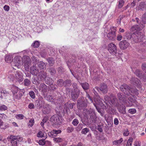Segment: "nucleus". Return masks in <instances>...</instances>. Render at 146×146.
Returning a JSON list of instances; mask_svg holds the SVG:
<instances>
[{
  "instance_id": "f257e3e1",
  "label": "nucleus",
  "mask_w": 146,
  "mask_h": 146,
  "mask_svg": "<svg viewBox=\"0 0 146 146\" xmlns=\"http://www.w3.org/2000/svg\"><path fill=\"white\" fill-rule=\"evenodd\" d=\"M56 113V115H54L52 116L50 118V120L54 124H58L61 123L59 116L61 117L62 115H64V110L59 111H57Z\"/></svg>"
},
{
  "instance_id": "f03ea898",
  "label": "nucleus",
  "mask_w": 146,
  "mask_h": 146,
  "mask_svg": "<svg viewBox=\"0 0 146 146\" xmlns=\"http://www.w3.org/2000/svg\"><path fill=\"white\" fill-rule=\"evenodd\" d=\"M77 105L78 108L81 110L86 107L87 104L86 99L83 97H81L78 100Z\"/></svg>"
},
{
  "instance_id": "7ed1b4c3",
  "label": "nucleus",
  "mask_w": 146,
  "mask_h": 146,
  "mask_svg": "<svg viewBox=\"0 0 146 146\" xmlns=\"http://www.w3.org/2000/svg\"><path fill=\"white\" fill-rule=\"evenodd\" d=\"M131 88L128 85L126 84H124L121 86L119 89L123 93L125 94L128 96H132V95L130 94V90Z\"/></svg>"
},
{
  "instance_id": "20e7f679",
  "label": "nucleus",
  "mask_w": 146,
  "mask_h": 146,
  "mask_svg": "<svg viewBox=\"0 0 146 146\" xmlns=\"http://www.w3.org/2000/svg\"><path fill=\"white\" fill-rule=\"evenodd\" d=\"M21 59V58L20 56H15L11 65L13 66H16L18 68H20L22 63Z\"/></svg>"
},
{
  "instance_id": "39448f33",
  "label": "nucleus",
  "mask_w": 146,
  "mask_h": 146,
  "mask_svg": "<svg viewBox=\"0 0 146 146\" xmlns=\"http://www.w3.org/2000/svg\"><path fill=\"white\" fill-rule=\"evenodd\" d=\"M140 32H136L133 34L132 37L135 42H138L142 41L143 36L141 35Z\"/></svg>"
},
{
  "instance_id": "423d86ee",
  "label": "nucleus",
  "mask_w": 146,
  "mask_h": 146,
  "mask_svg": "<svg viewBox=\"0 0 146 146\" xmlns=\"http://www.w3.org/2000/svg\"><path fill=\"white\" fill-rule=\"evenodd\" d=\"M25 60L24 61V66L25 70H29V67L31 65V59L30 57L27 56L24 57Z\"/></svg>"
},
{
  "instance_id": "0eeeda50",
  "label": "nucleus",
  "mask_w": 146,
  "mask_h": 146,
  "mask_svg": "<svg viewBox=\"0 0 146 146\" xmlns=\"http://www.w3.org/2000/svg\"><path fill=\"white\" fill-rule=\"evenodd\" d=\"M116 31V27H113L111 31L108 33L107 36L110 40H115L116 36L115 33Z\"/></svg>"
},
{
  "instance_id": "6e6552de",
  "label": "nucleus",
  "mask_w": 146,
  "mask_h": 146,
  "mask_svg": "<svg viewBox=\"0 0 146 146\" xmlns=\"http://www.w3.org/2000/svg\"><path fill=\"white\" fill-rule=\"evenodd\" d=\"M80 92L79 89H74L71 93V97L72 100H76L80 95Z\"/></svg>"
},
{
  "instance_id": "1a4fd4ad",
  "label": "nucleus",
  "mask_w": 146,
  "mask_h": 146,
  "mask_svg": "<svg viewBox=\"0 0 146 146\" xmlns=\"http://www.w3.org/2000/svg\"><path fill=\"white\" fill-rule=\"evenodd\" d=\"M17 81L21 82L23 80V75L22 73L19 71H17L14 76Z\"/></svg>"
},
{
  "instance_id": "9d476101",
  "label": "nucleus",
  "mask_w": 146,
  "mask_h": 146,
  "mask_svg": "<svg viewBox=\"0 0 146 146\" xmlns=\"http://www.w3.org/2000/svg\"><path fill=\"white\" fill-rule=\"evenodd\" d=\"M90 118L89 120L91 123L95 122L96 121L97 116L95 113L94 110V109H90Z\"/></svg>"
},
{
  "instance_id": "9b49d317",
  "label": "nucleus",
  "mask_w": 146,
  "mask_h": 146,
  "mask_svg": "<svg viewBox=\"0 0 146 146\" xmlns=\"http://www.w3.org/2000/svg\"><path fill=\"white\" fill-rule=\"evenodd\" d=\"M108 50L111 53L115 54L117 52L116 46L115 45L112 43L109 44L108 45Z\"/></svg>"
},
{
  "instance_id": "f8f14e48",
  "label": "nucleus",
  "mask_w": 146,
  "mask_h": 146,
  "mask_svg": "<svg viewBox=\"0 0 146 146\" xmlns=\"http://www.w3.org/2000/svg\"><path fill=\"white\" fill-rule=\"evenodd\" d=\"M130 81L131 83L133 86H135L137 87H140L141 82L137 78L135 77L132 78Z\"/></svg>"
},
{
  "instance_id": "ddd939ff",
  "label": "nucleus",
  "mask_w": 146,
  "mask_h": 146,
  "mask_svg": "<svg viewBox=\"0 0 146 146\" xmlns=\"http://www.w3.org/2000/svg\"><path fill=\"white\" fill-rule=\"evenodd\" d=\"M110 97H111L110 101H111L113 104L117 107H118V106L119 105V104L115 96L113 94H110Z\"/></svg>"
},
{
  "instance_id": "4468645a",
  "label": "nucleus",
  "mask_w": 146,
  "mask_h": 146,
  "mask_svg": "<svg viewBox=\"0 0 146 146\" xmlns=\"http://www.w3.org/2000/svg\"><path fill=\"white\" fill-rule=\"evenodd\" d=\"M145 27V25L142 22H140L139 25H136L133 26L131 28V30L133 31H140Z\"/></svg>"
},
{
  "instance_id": "2eb2a0df",
  "label": "nucleus",
  "mask_w": 146,
  "mask_h": 146,
  "mask_svg": "<svg viewBox=\"0 0 146 146\" xmlns=\"http://www.w3.org/2000/svg\"><path fill=\"white\" fill-rule=\"evenodd\" d=\"M117 97L120 103H124L125 102L126 98L124 95L121 93H119L117 94Z\"/></svg>"
},
{
  "instance_id": "dca6fc26",
  "label": "nucleus",
  "mask_w": 146,
  "mask_h": 146,
  "mask_svg": "<svg viewBox=\"0 0 146 146\" xmlns=\"http://www.w3.org/2000/svg\"><path fill=\"white\" fill-rule=\"evenodd\" d=\"M119 45L120 48L122 50H124L129 46V44L126 40H123L120 42Z\"/></svg>"
},
{
  "instance_id": "f3484780",
  "label": "nucleus",
  "mask_w": 146,
  "mask_h": 146,
  "mask_svg": "<svg viewBox=\"0 0 146 146\" xmlns=\"http://www.w3.org/2000/svg\"><path fill=\"white\" fill-rule=\"evenodd\" d=\"M94 101L95 102V103H94V104H95L96 105H98L102 107L103 105V102L101 100V98L99 95L96 96L94 97Z\"/></svg>"
},
{
  "instance_id": "a211bd4d",
  "label": "nucleus",
  "mask_w": 146,
  "mask_h": 146,
  "mask_svg": "<svg viewBox=\"0 0 146 146\" xmlns=\"http://www.w3.org/2000/svg\"><path fill=\"white\" fill-rule=\"evenodd\" d=\"M134 73L136 76L139 78H142L144 80H145L146 79V77L144 74H142L141 71L139 69H136L135 70Z\"/></svg>"
},
{
  "instance_id": "6ab92c4d",
  "label": "nucleus",
  "mask_w": 146,
  "mask_h": 146,
  "mask_svg": "<svg viewBox=\"0 0 146 146\" xmlns=\"http://www.w3.org/2000/svg\"><path fill=\"white\" fill-rule=\"evenodd\" d=\"M0 91L1 95L0 98L1 99H6V97L9 94V93L5 90H3L1 88H0Z\"/></svg>"
},
{
  "instance_id": "aec40b11",
  "label": "nucleus",
  "mask_w": 146,
  "mask_h": 146,
  "mask_svg": "<svg viewBox=\"0 0 146 146\" xmlns=\"http://www.w3.org/2000/svg\"><path fill=\"white\" fill-rule=\"evenodd\" d=\"M61 132V131L60 130H56L53 129L52 131L48 133V135L51 137H53V136H56L57 134L60 133Z\"/></svg>"
},
{
  "instance_id": "412c9836",
  "label": "nucleus",
  "mask_w": 146,
  "mask_h": 146,
  "mask_svg": "<svg viewBox=\"0 0 146 146\" xmlns=\"http://www.w3.org/2000/svg\"><path fill=\"white\" fill-rule=\"evenodd\" d=\"M100 92H102L103 93H106L107 91V86L106 84L103 83L100 85V88H99Z\"/></svg>"
},
{
  "instance_id": "4be33fe9",
  "label": "nucleus",
  "mask_w": 146,
  "mask_h": 146,
  "mask_svg": "<svg viewBox=\"0 0 146 146\" xmlns=\"http://www.w3.org/2000/svg\"><path fill=\"white\" fill-rule=\"evenodd\" d=\"M39 72V70L37 69L36 66H32L30 68V72L33 75H36Z\"/></svg>"
},
{
  "instance_id": "5701e85b",
  "label": "nucleus",
  "mask_w": 146,
  "mask_h": 146,
  "mask_svg": "<svg viewBox=\"0 0 146 146\" xmlns=\"http://www.w3.org/2000/svg\"><path fill=\"white\" fill-rule=\"evenodd\" d=\"M47 70L52 76H54L56 72L55 69L52 67H49L48 68Z\"/></svg>"
},
{
  "instance_id": "b1692460",
  "label": "nucleus",
  "mask_w": 146,
  "mask_h": 146,
  "mask_svg": "<svg viewBox=\"0 0 146 146\" xmlns=\"http://www.w3.org/2000/svg\"><path fill=\"white\" fill-rule=\"evenodd\" d=\"M117 107L120 113H121L123 114H124L125 113V106H121L119 104V105L118 106V107Z\"/></svg>"
},
{
  "instance_id": "393cba45",
  "label": "nucleus",
  "mask_w": 146,
  "mask_h": 146,
  "mask_svg": "<svg viewBox=\"0 0 146 146\" xmlns=\"http://www.w3.org/2000/svg\"><path fill=\"white\" fill-rule=\"evenodd\" d=\"M46 76V72L44 71H42L40 72L38 74V77L41 79V81L42 80H44Z\"/></svg>"
},
{
  "instance_id": "a878e982",
  "label": "nucleus",
  "mask_w": 146,
  "mask_h": 146,
  "mask_svg": "<svg viewBox=\"0 0 146 146\" xmlns=\"http://www.w3.org/2000/svg\"><path fill=\"white\" fill-rule=\"evenodd\" d=\"M146 8V4L142 2H141L138 7V9L142 11L144 10Z\"/></svg>"
},
{
  "instance_id": "bb28decb",
  "label": "nucleus",
  "mask_w": 146,
  "mask_h": 146,
  "mask_svg": "<svg viewBox=\"0 0 146 146\" xmlns=\"http://www.w3.org/2000/svg\"><path fill=\"white\" fill-rule=\"evenodd\" d=\"M19 137L18 136H14L13 135H10V136L8 137L7 139L9 141H11L15 140H17Z\"/></svg>"
},
{
  "instance_id": "cd10ccee",
  "label": "nucleus",
  "mask_w": 146,
  "mask_h": 146,
  "mask_svg": "<svg viewBox=\"0 0 146 146\" xmlns=\"http://www.w3.org/2000/svg\"><path fill=\"white\" fill-rule=\"evenodd\" d=\"M13 57L9 55H6L5 57V60L7 62L11 63L12 62Z\"/></svg>"
},
{
  "instance_id": "c85d7f7f",
  "label": "nucleus",
  "mask_w": 146,
  "mask_h": 146,
  "mask_svg": "<svg viewBox=\"0 0 146 146\" xmlns=\"http://www.w3.org/2000/svg\"><path fill=\"white\" fill-rule=\"evenodd\" d=\"M43 113L45 114H48L50 111V107L47 105L46 107L44 108L42 110Z\"/></svg>"
},
{
  "instance_id": "c756f323",
  "label": "nucleus",
  "mask_w": 146,
  "mask_h": 146,
  "mask_svg": "<svg viewBox=\"0 0 146 146\" xmlns=\"http://www.w3.org/2000/svg\"><path fill=\"white\" fill-rule=\"evenodd\" d=\"M38 66L40 69H44L46 68L45 64L42 61L39 62L38 63Z\"/></svg>"
},
{
  "instance_id": "7c9ffc66",
  "label": "nucleus",
  "mask_w": 146,
  "mask_h": 146,
  "mask_svg": "<svg viewBox=\"0 0 146 146\" xmlns=\"http://www.w3.org/2000/svg\"><path fill=\"white\" fill-rule=\"evenodd\" d=\"M23 94V92H22L20 90H19V91L17 94L15 95L14 96V98L17 99L19 100L20 99Z\"/></svg>"
},
{
  "instance_id": "2f4dec72",
  "label": "nucleus",
  "mask_w": 146,
  "mask_h": 146,
  "mask_svg": "<svg viewBox=\"0 0 146 146\" xmlns=\"http://www.w3.org/2000/svg\"><path fill=\"white\" fill-rule=\"evenodd\" d=\"M41 81V79L36 77L35 76L33 77L32 80V81L34 84H36V82L39 84L40 83Z\"/></svg>"
},
{
  "instance_id": "473e14b6",
  "label": "nucleus",
  "mask_w": 146,
  "mask_h": 146,
  "mask_svg": "<svg viewBox=\"0 0 146 146\" xmlns=\"http://www.w3.org/2000/svg\"><path fill=\"white\" fill-rule=\"evenodd\" d=\"M46 60L49 63V65L50 66H52L54 64V61L53 58L52 57H50L47 58Z\"/></svg>"
},
{
  "instance_id": "72a5a7b5",
  "label": "nucleus",
  "mask_w": 146,
  "mask_h": 146,
  "mask_svg": "<svg viewBox=\"0 0 146 146\" xmlns=\"http://www.w3.org/2000/svg\"><path fill=\"white\" fill-rule=\"evenodd\" d=\"M80 84L84 90H86L89 89V85L87 82L84 83H81Z\"/></svg>"
},
{
  "instance_id": "f704fd0d",
  "label": "nucleus",
  "mask_w": 146,
  "mask_h": 146,
  "mask_svg": "<svg viewBox=\"0 0 146 146\" xmlns=\"http://www.w3.org/2000/svg\"><path fill=\"white\" fill-rule=\"evenodd\" d=\"M124 38H126L128 40H130L133 36V34L132 35L131 33L129 32H126L124 35Z\"/></svg>"
},
{
  "instance_id": "c9c22d12",
  "label": "nucleus",
  "mask_w": 146,
  "mask_h": 146,
  "mask_svg": "<svg viewBox=\"0 0 146 146\" xmlns=\"http://www.w3.org/2000/svg\"><path fill=\"white\" fill-rule=\"evenodd\" d=\"M92 91L95 96H99L97 92H100L99 88L97 86L95 87L93 89Z\"/></svg>"
},
{
  "instance_id": "e433bc0d",
  "label": "nucleus",
  "mask_w": 146,
  "mask_h": 146,
  "mask_svg": "<svg viewBox=\"0 0 146 146\" xmlns=\"http://www.w3.org/2000/svg\"><path fill=\"white\" fill-rule=\"evenodd\" d=\"M45 82L47 84H49L52 83V79L48 77H46L45 78Z\"/></svg>"
},
{
  "instance_id": "4c0bfd02",
  "label": "nucleus",
  "mask_w": 146,
  "mask_h": 146,
  "mask_svg": "<svg viewBox=\"0 0 146 146\" xmlns=\"http://www.w3.org/2000/svg\"><path fill=\"white\" fill-rule=\"evenodd\" d=\"M130 92L131 94H132L137 96L139 94L138 91L136 88H131Z\"/></svg>"
},
{
  "instance_id": "58836bf2",
  "label": "nucleus",
  "mask_w": 146,
  "mask_h": 146,
  "mask_svg": "<svg viewBox=\"0 0 146 146\" xmlns=\"http://www.w3.org/2000/svg\"><path fill=\"white\" fill-rule=\"evenodd\" d=\"M71 84V81L70 80H66L64 82V85L65 87L70 86Z\"/></svg>"
},
{
  "instance_id": "ea45409f",
  "label": "nucleus",
  "mask_w": 146,
  "mask_h": 146,
  "mask_svg": "<svg viewBox=\"0 0 146 146\" xmlns=\"http://www.w3.org/2000/svg\"><path fill=\"white\" fill-rule=\"evenodd\" d=\"M57 85L59 87H62L64 85V82L62 79H59L57 81Z\"/></svg>"
},
{
  "instance_id": "a19ab883",
  "label": "nucleus",
  "mask_w": 146,
  "mask_h": 146,
  "mask_svg": "<svg viewBox=\"0 0 146 146\" xmlns=\"http://www.w3.org/2000/svg\"><path fill=\"white\" fill-rule=\"evenodd\" d=\"M50 89L53 90H55L58 88L57 86L55 84H51L49 87Z\"/></svg>"
},
{
  "instance_id": "79ce46f5",
  "label": "nucleus",
  "mask_w": 146,
  "mask_h": 146,
  "mask_svg": "<svg viewBox=\"0 0 146 146\" xmlns=\"http://www.w3.org/2000/svg\"><path fill=\"white\" fill-rule=\"evenodd\" d=\"M90 109H93L90 108L89 110H88L87 109H85L83 111V112L85 116H87L89 115V114H90Z\"/></svg>"
},
{
  "instance_id": "37998d69",
  "label": "nucleus",
  "mask_w": 146,
  "mask_h": 146,
  "mask_svg": "<svg viewBox=\"0 0 146 146\" xmlns=\"http://www.w3.org/2000/svg\"><path fill=\"white\" fill-rule=\"evenodd\" d=\"M142 19V21L141 22L145 25L146 24V12L143 15Z\"/></svg>"
},
{
  "instance_id": "c03bdc74",
  "label": "nucleus",
  "mask_w": 146,
  "mask_h": 146,
  "mask_svg": "<svg viewBox=\"0 0 146 146\" xmlns=\"http://www.w3.org/2000/svg\"><path fill=\"white\" fill-rule=\"evenodd\" d=\"M44 104V102L42 98L40 99L38 101L37 105L41 107Z\"/></svg>"
},
{
  "instance_id": "a18cd8bd",
  "label": "nucleus",
  "mask_w": 146,
  "mask_h": 146,
  "mask_svg": "<svg viewBox=\"0 0 146 146\" xmlns=\"http://www.w3.org/2000/svg\"><path fill=\"white\" fill-rule=\"evenodd\" d=\"M53 141L56 143H60L63 141H64V139L60 137H57L54 138Z\"/></svg>"
},
{
  "instance_id": "49530a36",
  "label": "nucleus",
  "mask_w": 146,
  "mask_h": 146,
  "mask_svg": "<svg viewBox=\"0 0 146 146\" xmlns=\"http://www.w3.org/2000/svg\"><path fill=\"white\" fill-rule=\"evenodd\" d=\"M24 82L25 85L27 86L30 85L31 83L30 80L27 78L25 79Z\"/></svg>"
},
{
  "instance_id": "de8ad7c7",
  "label": "nucleus",
  "mask_w": 146,
  "mask_h": 146,
  "mask_svg": "<svg viewBox=\"0 0 146 146\" xmlns=\"http://www.w3.org/2000/svg\"><path fill=\"white\" fill-rule=\"evenodd\" d=\"M122 138H121L119 140L114 141L113 142V144L114 145H117L120 144L123 141Z\"/></svg>"
},
{
  "instance_id": "09e8293b",
  "label": "nucleus",
  "mask_w": 146,
  "mask_h": 146,
  "mask_svg": "<svg viewBox=\"0 0 146 146\" xmlns=\"http://www.w3.org/2000/svg\"><path fill=\"white\" fill-rule=\"evenodd\" d=\"M83 125L82 124L80 123L77 127L76 128V130L77 131H80L83 128Z\"/></svg>"
},
{
  "instance_id": "8fccbe9b",
  "label": "nucleus",
  "mask_w": 146,
  "mask_h": 146,
  "mask_svg": "<svg viewBox=\"0 0 146 146\" xmlns=\"http://www.w3.org/2000/svg\"><path fill=\"white\" fill-rule=\"evenodd\" d=\"M90 130L88 128H85L82 129L81 131V133L82 134L86 135L87 133Z\"/></svg>"
},
{
  "instance_id": "3c124183",
  "label": "nucleus",
  "mask_w": 146,
  "mask_h": 146,
  "mask_svg": "<svg viewBox=\"0 0 146 146\" xmlns=\"http://www.w3.org/2000/svg\"><path fill=\"white\" fill-rule=\"evenodd\" d=\"M24 115L22 114H17L15 115L16 118L18 119H22L24 118Z\"/></svg>"
},
{
  "instance_id": "603ef678",
  "label": "nucleus",
  "mask_w": 146,
  "mask_h": 146,
  "mask_svg": "<svg viewBox=\"0 0 146 146\" xmlns=\"http://www.w3.org/2000/svg\"><path fill=\"white\" fill-rule=\"evenodd\" d=\"M124 3V1L123 0H120L119 1V4L118 5L119 8H121L122 7Z\"/></svg>"
},
{
  "instance_id": "864d4df0",
  "label": "nucleus",
  "mask_w": 146,
  "mask_h": 146,
  "mask_svg": "<svg viewBox=\"0 0 146 146\" xmlns=\"http://www.w3.org/2000/svg\"><path fill=\"white\" fill-rule=\"evenodd\" d=\"M13 89H14V90L13 91V94H17L18 92L19 91L18 88L16 86L14 87L13 88Z\"/></svg>"
},
{
  "instance_id": "5fc2aeb1",
  "label": "nucleus",
  "mask_w": 146,
  "mask_h": 146,
  "mask_svg": "<svg viewBox=\"0 0 146 146\" xmlns=\"http://www.w3.org/2000/svg\"><path fill=\"white\" fill-rule=\"evenodd\" d=\"M7 107L4 105H0V110L1 111H5L7 110Z\"/></svg>"
},
{
  "instance_id": "6e6d98bb",
  "label": "nucleus",
  "mask_w": 146,
  "mask_h": 146,
  "mask_svg": "<svg viewBox=\"0 0 146 146\" xmlns=\"http://www.w3.org/2000/svg\"><path fill=\"white\" fill-rule=\"evenodd\" d=\"M37 136L38 137H42L44 136V134L41 131H39L37 133Z\"/></svg>"
},
{
  "instance_id": "4d7b16f0",
  "label": "nucleus",
  "mask_w": 146,
  "mask_h": 146,
  "mask_svg": "<svg viewBox=\"0 0 146 146\" xmlns=\"http://www.w3.org/2000/svg\"><path fill=\"white\" fill-rule=\"evenodd\" d=\"M78 123V120L76 119H74L72 122V124L74 126H76Z\"/></svg>"
},
{
  "instance_id": "13d9d810",
  "label": "nucleus",
  "mask_w": 146,
  "mask_h": 146,
  "mask_svg": "<svg viewBox=\"0 0 146 146\" xmlns=\"http://www.w3.org/2000/svg\"><path fill=\"white\" fill-rule=\"evenodd\" d=\"M34 123V120L33 119H31L29 121L28 123L29 126L32 127L33 126Z\"/></svg>"
},
{
  "instance_id": "bf43d9fd",
  "label": "nucleus",
  "mask_w": 146,
  "mask_h": 146,
  "mask_svg": "<svg viewBox=\"0 0 146 146\" xmlns=\"http://www.w3.org/2000/svg\"><path fill=\"white\" fill-rule=\"evenodd\" d=\"M104 100H105L106 101H107L108 102L110 101L111 100V97H110V95L109 96L107 95H106L104 96Z\"/></svg>"
},
{
  "instance_id": "052dcab7",
  "label": "nucleus",
  "mask_w": 146,
  "mask_h": 146,
  "mask_svg": "<svg viewBox=\"0 0 146 146\" xmlns=\"http://www.w3.org/2000/svg\"><path fill=\"white\" fill-rule=\"evenodd\" d=\"M29 94L32 98L34 99L35 98V94L34 92L33 91L30 92H29Z\"/></svg>"
},
{
  "instance_id": "680f3d73",
  "label": "nucleus",
  "mask_w": 146,
  "mask_h": 146,
  "mask_svg": "<svg viewBox=\"0 0 146 146\" xmlns=\"http://www.w3.org/2000/svg\"><path fill=\"white\" fill-rule=\"evenodd\" d=\"M141 68L146 73V63H144L142 64Z\"/></svg>"
},
{
  "instance_id": "e2e57ef3",
  "label": "nucleus",
  "mask_w": 146,
  "mask_h": 146,
  "mask_svg": "<svg viewBox=\"0 0 146 146\" xmlns=\"http://www.w3.org/2000/svg\"><path fill=\"white\" fill-rule=\"evenodd\" d=\"M39 43L38 41H36L33 43V46L35 48H37L39 46Z\"/></svg>"
},
{
  "instance_id": "0e129e2a",
  "label": "nucleus",
  "mask_w": 146,
  "mask_h": 146,
  "mask_svg": "<svg viewBox=\"0 0 146 146\" xmlns=\"http://www.w3.org/2000/svg\"><path fill=\"white\" fill-rule=\"evenodd\" d=\"M67 130L68 133H70L72 132L74 130V128L73 127H68L67 128Z\"/></svg>"
},
{
  "instance_id": "69168bd1",
  "label": "nucleus",
  "mask_w": 146,
  "mask_h": 146,
  "mask_svg": "<svg viewBox=\"0 0 146 146\" xmlns=\"http://www.w3.org/2000/svg\"><path fill=\"white\" fill-rule=\"evenodd\" d=\"M129 134V131L127 129L124 130L123 135L125 136H127Z\"/></svg>"
},
{
  "instance_id": "338daca9",
  "label": "nucleus",
  "mask_w": 146,
  "mask_h": 146,
  "mask_svg": "<svg viewBox=\"0 0 146 146\" xmlns=\"http://www.w3.org/2000/svg\"><path fill=\"white\" fill-rule=\"evenodd\" d=\"M136 111V110L135 109H130L129 110V112L131 114L135 113Z\"/></svg>"
},
{
  "instance_id": "774afa93",
  "label": "nucleus",
  "mask_w": 146,
  "mask_h": 146,
  "mask_svg": "<svg viewBox=\"0 0 146 146\" xmlns=\"http://www.w3.org/2000/svg\"><path fill=\"white\" fill-rule=\"evenodd\" d=\"M17 140L13 141H10L13 146H17Z\"/></svg>"
}]
</instances>
